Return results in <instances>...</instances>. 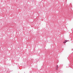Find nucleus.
Wrapping results in <instances>:
<instances>
[{
	"instance_id": "f257e3e1",
	"label": "nucleus",
	"mask_w": 73,
	"mask_h": 73,
	"mask_svg": "<svg viewBox=\"0 0 73 73\" xmlns=\"http://www.w3.org/2000/svg\"><path fill=\"white\" fill-rule=\"evenodd\" d=\"M58 65L56 66V70H57V69H58Z\"/></svg>"
},
{
	"instance_id": "f03ea898",
	"label": "nucleus",
	"mask_w": 73,
	"mask_h": 73,
	"mask_svg": "<svg viewBox=\"0 0 73 73\" xmlns=\"http://www.w3.org/2000/svg\"><path fill=\"white\" fill-rule=\"evenodd\" d=\"M67 42V41H66V40H65V41H64V42H63V43L64 44H65V43H66Z\"/></svg>"
}]
</instances>
